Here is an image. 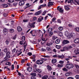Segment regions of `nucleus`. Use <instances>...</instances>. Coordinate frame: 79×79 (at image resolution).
Segmentation results:
<instances>
[{
  "label": "nucleus",
  "mask_w": 79,
  "mask_h": 79,
  "mask_svg": "<svg viewBox=\"0 0 79 79\" xmlns=\"http://www.w3.org/2000/svg\"><path fill=\"white\" fill-rule=\"evenodd\" d=\"M17 35H15L14 37L12 38V39H13V40H16V39Z\"/></svg>",
  "instance_id": "41"
},
{
  "label": "nucleus",
  "mask_w": 79,
  "mask_h": 79,
  "mask_svg": "<svg viewBox=\"0 0 79 79\" xmlns=\"http://www.w3.org/2000/svg\"><path fill=\"white\" fill-rule=\"evenodd\" d=\"M44 63L43 60H37L36 61V64H42Z\"/></svg>",
  "instance_id": "3"
},
{
  "label": "nucleus",
  "mask_w": 79,
  "mask_h": 79,
  "mask_svg": "<svg viewBox=\"0 0 79 79\" xmlns=\"http://www.w3.org/2000/svg\"><path fill=\"white\" fill-rule=\"evenodd\" d=\"M28 55H29V56H31L32 55V54L31 52H28L27 53Z\"/></svg>",
  "instance_id": "63"
},
{
  "label": "nucleus",
  "mask_w": 79,
  "mask_h": 79,
  "mask_svg": "<svg viewBox=\"0 0 79 79\" xmlns=\"http://www.w3.org/2000/svg\"><path fill=\"white\" fill-rule=\"evenodd\" d=\"M48 76L47 75H45L42 77V79H47L48 78Z\"/></svg>",
  "instance_id": "28"
},
{
  "label": "nucleus",
  "mask_w": 79,
  "mask_h": 79,
  "mask_svg": "<svg viewBox=\"0 0 79 79\" xmlns=\"http://www.w3.org/2000/svg\"><path fill=\"white\" fill-rule=\"evenodd\" d=\"M42 12V10H41L38 11V12L35 13V15H40V13H41Z\"/></svg>",
  "instance_id": "15"
},
{
  "label": "nucleus",
  "mask_w": 79,
  "mask_h": 79,
  "mask_svg": "<svg viewBox=\"0 0 79 79\" xmlns=\"http://www.w3.org/2000/svg\"><path fill=\"white\" fill-rule=\"evenodd\" d=\"M74 42L76 44H79V39L77 38L74 40Z\"/></svg>",
  "instance_id": "12"
},
{
  "label": "nucleus",
  "mask_w": 79,
  "mask_h": 79,
  "mask_svg": "<svg viewBox=\"0 0 79 79\" xmlns=\"http://www.w3.org/2000/svg\"><path fill=\"white\" fill-rule=\"evenodd\" d=\"M66 76H69V73H66L65 74Z\"/></svg>",
  "instance_id": "60"
},
{
  "label": "nucleus",
  "mask_w": 79,
  "mask_h": 79,
  "mask_svg": "<svg viewBox=\"0 0 79 79\" xmlns=\"http://www.w3.org/2000/svg\"><path fill=\"white\" fill-rule=\"evenodd\" d=\"M57 22L59 23H61V20L60 19H58L57 20Z\"/></svg>",
  "instance_id": "62"
},
{
  "label": "nucleus",
  "mask_w": 79,
  "mask_h": 79,
  "mask_svg": "<svg viewBox=\"0 0 79 79\" xmlns=\"http://www.w3.org/2000/svg\"><path fill=\"white\" fill-rule=\"evenodd\" d=\"M8 33V30L6 28H5L3 30V33L5 35H6V34Z\"/></svg>",
  "instance_id": "9"
},
{
  "label": "nucleus",
  "mask_w": 79,
  "mask_h": 79,
  "mask_svg": "<svg viewBox=\"0 0 79 79\" xmlns=\"http://www.w3.org/2000/svg\"><path fill=\"white\" fill-rule=\"evenodd\" d=\"M63 49L64 51H66V50H67L68 51V50L67 47L66 46L64 47Z\"/></svg>",
  "instance_id": "32"
},
{
  "label": "nucleus",
  "mask_w": 79,
  "mask_h": 79,
  "mask_svg": "<svg viewBox=\"0 0 79 79\" xmlns=\"http://www.w3.org/2000/svg\"><path fill=\"white\" fill-rule=\"evenodd\" d=\"M5 42L6 45H8V44H9V41H8V40H6Z\"/></svg>",
  "instance_id": "37"
},
{
  "label": "nucleus",
  "mask_w": 79,
  "mask_h": 79,
  "mask_svg": "<svg viewBox=\"0 0 79 79\" xmlns=\"http://www.w3.org/2000/svg\"><path fill=\"white\" fill-rule=\"evenodd\" d=\"M33 68H35V69L37 68H36L37 67V64H34L33 65Z\"/></svg>",
  "instance_id": "40"
},
{
  "label": "nucleus",
  "mask_w": 79,
  "mask_h": 79,
  "mask_svg": "<svg viewBox=\"0 0 79 79\" xmlns=\"http://www.w3.org/2000/svg\"><path fill=\"white\" fill-rule=\"evenodd\" d=\"M10 52H6V56L4 58L5 60H3L1 61V63H2L4 62V61H6L7 59L10 58Z\"/></svg>",
  "instance_id": "1"
},
{
  "label": "nucleus",
  "mask_w": 79,
  "mask_h": 79,
  "mask_svg": "<svg viewBox=\"0 0 79 79\" xmlns=\"http://www.w3.org/2000/svg\"><path fill=\"white\" fill-rule=\"evenodd\" d=\"M22 40L23 42H24L25 40V36H23L22 37Z\"/></svg>",
  "instance_id": "31"
},
{
  "label": "nucleus",
  "mask_w": 79,
  "mask_h": 79,
  "mask_svg": "<svg viewBox=\"0 0 79 79\" xmlns=\"http://www.w3.org/2000/svg\"><path fill=\"white\" fill-rule=\"evenodd\" d=\"M59 12H60V13H63V12H64L63 9L62 10V8H59Z\"/></svg>",
  "instance_id": "23"
},
{
  "label": "nucleus",
  "mask_w": 79,
  "mask_h": 79,
  "mask_svg": "<svg viewBox=\"0 0 79 79\" xmlns=\"http://www.w3.org/2000/svg\"><path fill=\"white\" fill-rule=\"evenodd\" d=\"M37 17H34L33 18V20L34 21H36V20H37Z\"/></svg>",
  "instance_id": "61"
},
{
  "label": "nucleus",
  "mask_w": 79,
  "mask_h": 79,
  "mask_svg": "<svg viewBox=\"0 0 79 79\" xmlns=\"http://www.w3.org/2000/svg\"><path fill=\"white\" fill-rule=\"evenodd\" d=\"M75 30L77 32H79V27H77L75 29Z\"/></svg>",
  "instance_id": "39"
},
{
  "label": "nucleus",
  "mask_w": 79,
  "mask_h": 79,
  "mask_svg": "<svg viewBox=\"0 0 79 79\" xmlns=\"http://www.w3.org/2000/svg\"><path fill=\"white\" fill-rule=\"evenodd\" d=\"M35 22H34L30 24L31 28H34L35 27Z\"/></svg>",
  "instance_id": "13"
},
{
  "label": "nucleus",
  "mask_w": 79,
  "mask_h": 79,
  "mask_svg": "<svg viewBox=\"0 0 79 79\" xmlns=\"http://www.w3.org/2000/svg\"><path fill=\"white\" fill-rule=\"evenodd\" d=\"M46 6V4H45L44 5H41L38 8V10H40L43 7H44V6Z\"/></svg>",
  "instance_id": "11"
},
{
  "label": "nucleus",
  "mask_w": 79,
  "mask_h": 79,
  "mask_svg": "<svg viewBox=\"0 0 79 79\" xmlns=\"http://www.w3.org/2000/svg\"><path fill=\"white\" fill-rule=\"evenodd\" d=\"M47 69H48V71H51V70L52 69V67H51V66H50L49 65H48L47 66Z\"/></svg>",
  "instance_id": "10"
},
{
  "label": "nucleus",
  "mask_w": 79,
  "mask_h": 79,
  "mask_svg": "<svg viewBox=\"0 0 79 79\" xmlns=\"http://www.w3.org/2000/svg\"><path fill=\"white\" fill-rule=\"evenodd\" d=\"M52 5H53V2L50 1L48 2V7H50V6H52Z\"/></svg>",
  "instance_id": "8"
},
{
  "label": "nucleus",
  "mask_w": 79,
  "mask_h": 79,
  "mask_svg": "<svg viewBox=\"0 0 79 79\" xmlns=\"http://www.w3.org/2000/svg\"><path fill=\"white\" fill-rule=\"evenodd\" d=\"M58 57L59 58H61V59H63V58H64V56L63 54L62 55L58 56Z\"/></svg>",
  "instance_id": "20"
},
{
  "label": "nucleus",
  "mask_w": 79,
  "mask_h": 79,
  "mask_svg": "<svg viewBox=\"0 0 79 79\" xmlns=\"http://www.w3.org/2000/svg\"><path fill=\"white\" fill-rule=\"evenodd\" d=\"M67 37L69 38V39L71 38V37H73V35L71 34H69L67 35Z\"/></svg>",
  "instance_id": "34"
},
{
  "label": "nucleus",
  "mask_w": 79,
  "mask_h": 79,
  "mask_svg": "<svg viewBox=\"0 0 79 79\" xmlns=\"http://www.w3.org/2000/svg\"><path fill=\"white\" fill-rule=\"evenodd\" d=\"M30 75L31 76H37V74L35 73H31Z\"/></svg>",
  "instance_id": "29"
},
{
  "label": "nucleus",
  "mask_w": 79,
  "mask_h": 79,
  "mask_svg": "<svg viewBox=\"0 0 79 79\" xmlns=\"http://www.w3.org/2000/svg\"><path fill=\"white\" fill-rule=\"evenodd\" d=\"M3 6L4 8H7L8 7V5L6 4H3Z\"/></svg>",
  "instance_id": "33"
},
{
  "label": "nucleus",
  "mask_w": 79,
  "mask_h": 79,
  "mask_svg": "<svg viewBox=\"0 0 79 79\" xmlns=\"http://www.w3.org/2000/svg\"><path fill=\"white\" fill-rule=\"evenodd\" d=\"M57 66L59 68H61V67H63V64H58L57 65Z\"/></svg>",
  "instance_id": "35"
},
{
  "label": "nucleus",
  "mask_w": 79,
  "mask_h": 79,
  "mask_svg": "<svg viewBox=\"0 0 79 79\" xmlns=\"http://www.w3.org/2000/svg\"><path fill=\"white\" fill-rule=\"evenodd\" d=\"M58 29L60 31H62V30H63V27H59Z\"/></svg>",
  "instance_id": "46"
},
{
  "label": "nucleus",
  "mask_w": 79,
  "mask_h": 79,
  "mask_svg": "<svg viewBox=\"0 0 79 79\" xmlns=\"http://www.w3.org/2000/svg\"><path fill=\"white\" fill-rule=\"evenodd\" d=\"M31 79H36V77L35 76H32L31 78Z\"/></svg>",
  "instance_id": "55"
},
{
  "label": "nucleus",
  "mask_w": 79,
  "mask_h": 79,
  "mask_svg": "<svg viewBox=\"0 0 79 79\" xmlns=\"http://www.w3.org/2000/svg\"><path fill=\"white\" fill-rule=\"evenodd\" d=\"M5 65H8V66H11V63L10 62H7L5 63Z\"/></svg>",
  "instance_id": "27"
},
{
  "label": "nucleus",
  "mask_w": 79,
  "mask_h": 79,
  "mask_svg": "<svg viewBox=\"0 0 79 79\" xmlns=\"http://www.w3.org/2000/svg\"><path fill=\"white\" fill-rule=\"evenodd\" d=\"M59 63L60 64H63V63H64V61L60 60Z\"/></svg>",
  "instance_id": "57"
},
{
  "label": "nucleus",
  "mask_w": 79,
  "mask_h": 79,
  "mask_svg": "<svg viewBox=\"0 0 79 79\" xmlns=\"http://www.w3.org/2000/svg\"><path fill=\"white\" fill-rule=\"evenodd\" d=\"M73 3L74 4V5H77V4H76V3H77V5H79V2H78L76 0H74V1H73Z\"/></svg>",
  "instance_id": "17"
},
{
  "label": "nucleus",
  "mask_w": 79,
  "mask_h": 79,
  "mask_svg": "<svg viewBox=\"0 0 79 79\" xmlns=\"http://www.w3.org/2000/svg\"><path fill=\"white\" fill-rule=\"evenodd\" d=\"M64 7L66 11H68V10H70V9L69 8V7H68V6H64Z\"/></svg>",
  "instance_id": "14"
},
{
  "label": "nucleus",
  "mask_w": 79,
  "mask_h": 79,
  "mask_svg": "<svg viewBox=\"0 0 79 79\" xmlns=\"http://www.w3.org/2000/svg\"><path fill=\"white\" fill-rule=\"evenodd\" d=\"M23 1H21L19 2V5L20 6H23V5H24V0H22Z\"/></svg>",
  "instance_id": "6"
},
{
  "label": "nucleus",
  "mask_w": 79,
  "mask_h": 79,
  "mask_svg": "<svg viewBox=\"0 0 79 79\" xmlns=\"http://www.w3.org/2000/svg\"><path fill=\"white\" fill-rule=\"evenodd\" d=\"M11 70H13L14 69V65L12 64L11 66Z\"/></svg>",
  "instance_id": "51"
},
{
  "label": "nucleus",
  "mask_w": 79,
  "mask_h": 79,
  "mask_svg": "<svg viewBox=\"0 0 79 79\" xmlns=\"http://www.w3.org/2000/svg\"><path fill=\"white\" fill-rule=\"evenodd\" d=\"M75 66L77 69H79V66L78 65L75 64Z\"/></svg>",
  "instance_id": "45"
},
{
  "label": "nucleus",
  "mask_w": 79,
  "mask_h": 79,
  "mask_svg": "<svg viewBox=\"0 0 79 79\" xmlns=\"http://www.w3.org/2000/svg\"><path fill=\"white\" fill-rule=\"evenodd\" d=\"M35 70L36 71L39 73H42V70L41 69H39L38 68H36Z\"/></svg>",
  "instance_id": "18"
},
{
  "label": "nucleus",
  "mask_w": 79,
  "mask_h": 79,
  "mask_svg": "<svg viewBox=\"0 0 79 79\" xmlns=\"http://www.w3.org/2000/svg\"><path fill=\"white\" fill-rule=\"evenodd\" d=\"M28 21V20L27 19H24L23 20V22L24 23H26V22H27Z\"/></svg>",
  "instance_id": "59"
},
{
  "label": "nucleus",
  "mask_w": 79,
  "mask_h": 79,
  "mask_svg": "<svg viewBox=\"0 0 79 79\" xmlns=\"http://www.w3.org/2000/svg\"><path fill=\"white\" fill-rule=\"evenodd\" d=\"M73 2V0H68L67 3H72Z\"/></svg>",
  "instance_id": "30"
},
{
  "label": "nucleus",
  "mask_w": 79,
  "mask_h": 79,
  "mask_svg": "<svg viewBox=\"0 0 79 79\" xmlns=\"http://www.w3.org/2000/svg\"><path fill=\"white\" fill-rule=\"evenodd\" d=\"M49 36H50V37H51V36L53 35V32H49Z\"/></svg>",
  "instance_id": "56"
},
{
  "label": "nucleus",
  "mask_w": 79,
  "mask_h": 79,
  "mask_svg": "<svg viewBox=\"0 0 79 79\" xmlns=\"http://www.w3.org/2000/svg\"><path fill=\"white\" fill-rule=\"evenodd\" d=\"M67 79H74V78L72 77H69L67 78Z\"/></svg>",
  "instance_id": "64"
},
{
  "label": "nucleus",
  "mask_w": 79,
  "mask_h": 79,
  "mask_svg": "<svg viewBox=\"0 0 79 79\" xmlns=\"http://www.w3.org/2000/svg\"><path fill=\"white\" fill-rule=\"evenodd\" d=\"M53 30V29L52 28H48V32H51Z\"/></svg>",
  "instance_id": "26"
},
{
  "label": "nucleus",
  "mask_w": 79,
  "mask_h": 79,
  "mask_svg": "<svg viewBox=\"0 0 79 79\" xmlns=\"http://www.w3.org/2000/svg\"><path fill=\"white\" fill-rule=\"evenodd\" d=\"M69 43V41L67 40H64L62 42V44L63 45H66V44H68Z\"/></svg>",
  "instance_id": "4"
},
{
  "label": "nucleus",
  "mask_w": 79,
  "mask_h": 79,
  "mask_svg": "<svg viewBox=\"0 0 79 79\" xmlns=\"http://www.w3.org/2000/svg\"><path fill=\"white\" fill-rule=\"evenodd\" d=\"M4 52L5 53H6L8 52V49L6 48H5L4 49Z\"/></svg>",
  "instance_id": "38"
},
{
  "label": "nucleus",
  "mask_w": 79,
  "mask_h": 79,
  "mask_svg": "<svg viewBox=\"0 0 79 79\" xmlns=\"http://www.w3.org/2000/svg\"><path fill=\"white\" fill-rule=\"evenodd\" d=\"M17 5H18V3L16 2H15L13 3V5L14 6H17Z\"/></svg>",
  "instance_id": "50"
},
{
  "label": "nucleus",
  "mask_w": 79,
  "mask_h": 79,
  "mask_svg": "<svg viewBox=\"0 0 79 79\" xmlns=\"http://www.w3.org/2000/svg\"><path fill=\"white\" fill-rule=\"evenodd\" d=\"M41 19L40 18V17H39L38 19V20L37 21V22H38L39 23H40V22H41L42 21V20H44V17H42V16H40Z\"/></svg>",
  "instance_id": "5"
},
{
  "label": "nucleus",
  "mask_w": 79,
  "mask_h": 79,
  "mask_svg": "<svg viewBox=\"0 0 79 79\" xmlns=\"http://www.w3.org/2000/svg\"><path fill=\"white\" fill-rule=\"evenodd\" d=\"M28 28H32L31 27V24L29 23L28 25L27 26Z\"/></svg>",
  "instance_id": "43"
},
{
  "label": "nucleus",
  "mask_w": 79,
  "mask_h": 79,
  "mask_svg": "<svg viewBox=\"0 0 79 79\" xmlns=\"http://www.w3.org/2000/svg\"><path fill=\"white\" fill-rule=\"evenodd\" d=\"M14 44H15V41H13L12 42H11V45H14Z\"/></svg>",
  "instance_id": "52"
},
{
  "label": "nucleus",
  "mask_w": 79,
  "mask_h": 79,
  "mask_svg": "<svg viewBox=\"0 0 79 79\" xmlns=\"http://www.w3.org/2000/svg\"><path fill=\"white\" fill-rule=\"evenodd\" d=\"M9 31L10 32H11V33H13L14 32V29H10Z\"/></svg>",
  "instance_id": "42"
},
{
  "label": "nucleus",
  "mask_w": 79,
  "mask_h": 79,
  "mask_svg": "<svg viewBox=\"0 0 79 79\" xmlns=\"http://www.w3.org/2000/svg\"><path fill=\"white\" fill-rule=\"evenodd\" d=\"M63 71H68V69H66L65 68H64L63 69Z\"/></svg>",
  "instance_id": "48"
},
{
  "label": "nucleus",
  "mask_w": 79,
  "mask_h": 79,
  "mask_svg": "<svg viewBox=\"0 0 79 79\" xmlns=\"http://www.w3.org/2000/svg\"><path fill=\"white\" fill-rule=\"evenodd\" d=\"M27 70L28 71H29V72H31V71H32V68L29 67L27 68Z\"/></svg>",
  "instance_id": "7"
},
{
  "label": "nucleus",
  "mask_w": 79,
  "mask_h": 79,
  "mask_svg": "<svg viewBox=\"0 0 79 79\" xmlns=\"http://www.w3.org/2000/svg\"><path fill=\"white\" fill-rule=\"evenodd\" d=\"M46 50H48V51H50L51 49V48L48 47H47L46 48Z\"/></svg>",
  "instance_id": "36"
},
{
  "label": "nucleus",
  "mask_w": 79,
  "mask_h": 79,
  "mask_svg": "<svg viewBox=\"0 0 79 79\" xmlns=\"http://www.w3.org/2000/svg\"><path fill=\"white\" fill-rule=\"evenodd\" d=\"M33 31H34V30H32L30 32V33H31V34L32 35V36H35V35H33V34H32V32H33Z\"/></svg>",
  "instance_id": "53"
},
{
  "label": "nucleus",
  "mask_w": 79,
  "mask_h": 79,
  "mask_svg": "<svg viewBox=\"0 0 79 79\" xmlns=\"http://www.w3.org/2000/svg\"><path fill=\"white\" fill-rule=\"evenodd\" d=\"M3 55V52H0V57L1 56H2Z\"/></svg>",
  "instance_id": "49"
},
{
  "label": "nucleus",
  "mask_w": 79,
  "mask_h": 79,
  "mask_svg": "<svg viewBox=\"0 0 79 79\" xmlns=\"http://www.w3.org/2000/svg\"><path fill=\"white\" fill-rule=\"evenodd\" d=\"M53 45V43L52 42L47 43L46 44V45H48V46H50V45Z\"/></svg>",
  "instance_id": "25"
},
{
  "label": "nucleus",
  "mask_w": 79,
  "mask_h": 79,
  "mask_svg": "<svg viewBox=\"0 0 79 79\" xmlns=\"http://www.w3.org/2000/svg\"><path fill=\"white\" fill-rule=\"evenodd\" d=\"M52 63H56V59H52Z\"/></svg>",
  "instance_id": "24"
},
{
  "label": "nucleus",
  "mask_w": 79,
  "mask_h": 79,
  "mask_svg": "<svg viewBox=\"0 0 79 79\" xmlns=\"http://www.w3.org/2000/svg\"><path fill=\"white\" fill-rule=\"evenodd\" d=\"M17 29L18 32H21V31L23 30V29L19 26L18 27Z\"/></svg>",
  "instance_id": "19"
},
{
  "label": "nucleus",
  "mask_w": 79,
  "mask_h": 79,
  "mask_svg": "<svg viewBox=\"0 0 79 79\" xmlns=\"http://www.w3.org/2000/svg\"><path fill=\"white\" fill-rule=\"evenodd\" d=\"M8 2L10 3H13L14 2V0H8Z\"/></svg>",
  "instance_id": "47"
},
{
  "label": "nucleus",
  "mask_w": 79,
  "mask_h": 79,
  "mask_svg": "<svg viewBox=\"0 0 79 79\" xmlns=\"http://www.w3.org/2000/svg\"><path fill=\"white\" fill-rule=\"evenodd\" d=\"M47 38L46 37L44 38L43 37H42V41H44V42H46L47 40Z\"/></svg>",
  "instance_id": "16"
},
{
  "label": "nucleus",
  "mask_w": 79,
  "mask_h": 79,
  "mask_svg": "<svg viewBox=\"0 0 79 79\" xmlns=\"http://www.w3.org/2000/svg\"><path fill=\"white\" fill-rule=\"evenodd\" d=\"M65 67L67 69H71L74 67V65L72 64H68L66 65Z\"/></svg>",
  "instance_id": "2"
},
{
  "label": "nucleus",
  "mask_w": 79,
  "mask_h": 79,
  "mask_svg": "<svg viewBox=\"0 0 79 79\" xmlns=\"http://www.w3.org/2000/svg\"><path fill=\"white\" fill-rule=\"evenodd\" d=\"M67 48L68 50H71L72 48H73V47L71 45H69L67 46Z\"/></svg>",
  "instance_id": "21"
},
{
  "label": "nucleus",
  "mask_w": 79,
  "mask_h": 79,
  "mask_svg": "<svg viewBox=\"0 0 79 79\" xmlns=\"http://www.w3.org/2000/svg\"><path fill=\"white\" fill-rule=\"evenodd\" d=\"M46 12H47L46 10H44L42 14V15H45V14H46Z\"/></svg>",
  "instance_id": "54"
},
{
  "label": "nucleus",
  "mask_w": 79,
  "mask_h": 79,
  "mask_svg": "<svg viewBox=\"0 0 79 79\" xmlns=\"http://www.w3.org/2000/svg\"><path fill=\"white\" fill-rule=\"evenodd\" d=\"M75 78L76 79H79V76L77 75L75 76Z\"/></svg>",
  "instance_id": "58"
},
{
  "label": "nucleus",
  "mask_w": 79,
  "mask_h": 79,
  "mask_svg": "<svg viewBox=\"0 0 79 79\" xmlns=\"http://www.w3.org/2000/svg\"><path fill=\"white\" fill-rule=\"evenodd\" d=\"M75 73H79V70L78 69H76L75 70Z\"/></svg>",
  "instance_id": "44"
},
{
  "label": "nucleus",
  "mask_w": 79,
  "mask_h": 79,
  "mask_svg": "<svg viewBox=\"0 0 79 79\" xmlns=\"http://www.w3.org/2000/svg\"><path fill=\"white\" fill-rule=\"evenodd\" d=\"M60 42V40L59 39H57L55 41V43L57 44H59Z\"/></svg>",
  "instance_id": "22"
}]
</instances>
